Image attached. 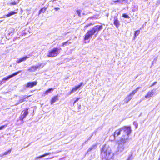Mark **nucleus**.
I'll return each instance as SVG.
<instances>
[{
  "label": "nucleus",
  "instance_id": "9d476101",
  "mask_svg": "<svg viewBox=\"0 0 160 160\" xmlns=\"http://www.w3.org/2000/svg\"><path fill=\"white\" fill-rule=\"evenodd\" d=\"M154 94L153 90H152L151 91H148L147 94L145 95V97L146 98H148L152 97Z\"/></svg>",
  "mask_w": 160,
  "mask_h": 160
},
{
  "label": "nucleus",
  "instance_id": "f257e3e1",
  "mask_svg": "<svg viewBox=\"0 0 160 160\" xmlns=\"http://www.w3.org/2000/svg\"><path fill=\"white\" fill-rule=\"evenodd\" d=\"M122 133V137L120 139L121 143H124L128 140V138H125V136L128 137L129 135L131 132V128L130 126H123L121 128Z\"/></svg>",
  "mask_w": 160,
  "mask_h": 160
},
{
  "label": "nucleus",
  "instance_id": "aec40b11",
  "mask_svg": "<svg viewBox=\"0 0 160 160\" xmlns=\"http://www.w3.org/2000/svg\"><path fill=\"white\" fill-rule=\"evenodd\" d=\"M53 89L52 88H49L47 90H46L44 93V94H45V95H47L48 94V93H50L51 92V91H53Z\"/></svg>",
  "mask_w": 160,
  "mask_h": 160
},
{
  "label": "nucleus",
  "instance_id": "39448f33",
  "mask_svg": "<svg viewBox=\"0 0 160 160\" xmlns=\"http://www.w3.org/2000/svg\"><path fill=\"white\" fill-rule=\"evenodd\" d=\"M42 65L41 64H39L36 66H32L30 67L28 69V71L30 72H35L38 69H39Z\"/></svg>",
  "mask_w": 160,
  "mask_h": 160
},
{
  "label": "nucleus",
  "instance_id": "72a5a7b5",
  "mask_svg": "<svg viewBox=\"0 0 160 160\" xmlns=\"http://www.w3.org/2000/svg\"><path fill=\"white\" fill-rule=\"evenodd\" d=\"M121 1V0H116L114 2L115 3H116L117 2H120Z\"/></svg>",
  "mask_w": 160,
  "mask_h": 160
},
{
  "label": "nucleus",
  "instance_id": "2f4dec72",
  "mask_svg": "<svg viewBox=\"0 0 160 160\" xmlns=\"http://www.w3.org/2000/svg\"><path fill=\"white\" fill-rule=\"evenodd\" d=\"M93 148V147L91 148H89L88 150V151H90L92 150Z\"/></svg>",
  "mask_w": 160,
  "mask_h": 160
},
{
  "label": "nucleus",
  "instance_id": "a878e982",
  "mask_svg": "<svg viewBox=\"0 0 160 160\" xmlns=\"http://www.w3.org/2000/svg\"><path fill=\"white\" fill-rule=\"evenodd\" d=\"M8 125V124H5L4 125H2L0 127V130L2 129L5 128Z\"/></svg>",
  "mask_w": 160,
  "mask_h": 160
},
{
  "label": "nucleus",
  "instance_id": "c9c22d12",
  "mask_svg": "<svg viewBox=\"0 0 160 160\" xmlns=\"http://www.w3.org/2000/svg\"><path fill=\"white\" fill-rule=\"evenodd\" d=\"M81 108V105L80 104H79L78 105V109H80Z\"/></svg>",
  "mask_w": 160,
  "mask_h": 160
},
{
  "label": "nucleus",
  "instance_id": "f03ea898",
  "mask_svg": "<svg viewBox=\"0 0 160 160\" xmlns=\"http://www.w3.org/2000/svg\"><path fill=\"white\" fill-rule=\"evenodd\" d=\"M102 28L103 27L102 25L99 26L96 25L95 27L92 28L91 29L88 31L84 36V40L86 41L88 40L90 38L92 37V36L96 32V34H97L99 31L102 29Z\"/></svg>",
  "mask_w": 160,
  "mask_h": 160
},
{
  "label": "nucleus",
  "instance_id": "4be33fe9",
  "mask_svg": "<svg viewBox=\"0 0 160 160\" xmlns=\"http://www.w3.org/2000/svg\"><path fill=\"white\" fill-rule=\"evenodd\" d=\"M140 30H138L136 31L134 33V37H136L140 33Z\"/></svg>",
  "mask_w": 160,
  "mask_h": 160
},
{
  "label": "nucleus",
  "instance_id": "0eeeda50",
  "mask_svg": "<svg viewBox=\"0 0 160 160\" xmlns=\"http://www.w3.org/2000/svg\"><path fill=\"white\" fill-rule=\"evenodd\" d=\"M83 85V83L82 82H80L78 85L75 86L69 92V94H71L72 92L77 91L78 89L80 88V87Z\"/></svg>",
  "mask_w": 160,
  "mask_h": 160
},
{
  "label": "nucleus",
  "instance_id": "ea45409f",
  "mask_svg": "<svg viewBox=\"0 0 160 160\" xmlns=\"http://www.w3.org/2000/svg\"><path fill=\"white\" fill-rule=\"evenodd\" d=\"M42 158V157H41V155L38 157V158Z\"/></svg>",
  "mask_w": 160,
  "mask_h": 160
},
{
  "label": "nucleus",
  "instance_id": "4468645a",
  "mask_svg": "<svg viewBox=\"0 0 160 160\" xmlns=\"http://www.w3.org/2000/svg\"><path fill=\"white\" fill-rule=\"evenodd\" d=\"M28 58V57L27 56L23 57L22 58L17 60L16 61V62L17 63H19L25 61L26 59H27Z\"/></svg>",
  "mask_w": 160,
  "mask_h": 160
},
{
  "label": "nucleus",
  "instance_id": "393cba45",
  "mask_svg": "<svg viewBox=\"0 0 160 160\" xmlns=\"http://www.w3.org/2000/svg\"><path fill=\"white\" fill-rule=\"evenodd\" d=\"M12 78L11 76L10 75H9V76H6L5 77H4L3 79V80L5 81H6L7 80L10 78Z\"/></svg>",
  "mask_w": 160,
  "mask_h": 160
},
{
  "label": "nucleus",
  "instance_id": "79ce46f5",
  "mask_svg": "<svg viewBox=\"0 0 160 160\" xmlns=\"http://www.w3.org/2000/svg\"><path fill=\"white\" fill-rule=\"evenodd\" d=\"M160 160L159 159V160Z\"/></svg>",
  "mask_w": 160,
  "mask_h": 160
},
{
  "label": "nucleus",
  "instance_id": "cd10ccee",
  "mask_svg": "<svg viewBox=\"0 0 160 160\" xmlns=\"http://www.w3.org/2000/svg\"><path fill=\"white\" fill-rule=\"evenodd\" d=\"M81 12V11L80 10H77L76 11V12H77V14H78V16H80Z\"/></svg>",
  "mask_w": 160,
  "mask_h": 160
},
{
  "label": "nucleus",
  "instance_id": "2eb2a0df",
  "mask_svg": "<svg viewBox=\"0 0 160 160\" xmlns=\"http://www.w3.org/2000/svg\"><path fill=\"white\" fill-rule=\"evenodd\" d=\"M132 98V97H131L130 95H129V94H128L124 99V102L125 103H128L129 101H130L131 99Z\"/></svg>",
  "mask_w": 160,
  "mask_h": 160
},
{
  "label": "nucleus",
  "instance_id": "423d86ee",
  "mask_svg": "<svg viewBox=\"0 0 160 160\" xmlns=\"http://www.w3.org/2000/svg\"><path fill=\"white\" fill-rule=\"evenodd\" d=\"M28 109L26 108L23 111V114H21L19 117V120L21 121H22L24 118L28 114Z\"/></svg>",
  "mask_w": 160,
  "mask_h": 160
},
{
  "label": "nucleus",
  "instance_id": "412c9836",
  "mask_svg": "<svg viewBox=\"0 0 160 160\" xmlns=\"http://www.w3.org/2000/svg\"><path fill=\"white\" fill-rule=\"evenodd\" d=\"M19 1H20V0H18V2H17L16 1H14L13 2H11L10 3V4L11 5H17V3H18V2H19Z\"/></svg>",
  "mask_w": 160,
  "mask_h": 160
},
{
  "label": "nucleus",
  "instance_id": "20e7f679",
  "mask_svg": "<svg viewBox=\"0 0 160 160\" xmlns=\"http://www.w3.org/2000/svg\"><path fill=\"white\" fill-rule=\"evenodd\" d=\"M61 50V48H58L57 47L54 48L48 51L47 56L49 57H53L56 56L60 53Z\"/></svg>",
  "mask_w": 160,
  "mask_h": 160
},
{
  "label": "nucleus",
  "instance_id": "6ab92c4d",
  "mask_svg": "<svg viewBox=\"0 0 160 160\" xmlns=\"http://www.w3.org/2000/svg\"><path fill=\"white\" fill-rule=\"evenodd\" d=\"M72 42H70L69 40L63 42L62 45V47H64L67 46L69 44H71Z\"/></svg>",
  "mask_w": 160,
  "mask_h": 160
},
{
  "label": "nucleus",
  "instance_id": "7c9ffc66",
  "mask_svg": "<svg viewBox=\"0 0 160 160\" xmlns=\"http://www.w3.org/2000/svg\"><path fill=\"white\" fill-rule=\"evenodd\" d=\"M157 83V82H153V83L150 85V87H152V86H153V85H154L156 83Z\"/></svg>",
  "mask_w": 160,
  "mask_h": 160
},
{
  "label": "nucleus",
  "instance_id": "1a4fd4ad",
  "mask_svg": "<svg viewBox=\"0 0 160 160\" xmlns=\"http://www.w3.org/2000/svg\"><path fill=\"white\" fill-rule=\"evenodd\" d=\"M37 82L36 81H34L32 82H28L26 85V87L27 88H31L33 86L36 85Z\"/></svg>",
  "mask_w": 160,
  "mask_h": 160
},
{
  "label": "nucleus",
  "instance_id": "b1692460",
  "mask_svg": "<svg viewBox=\"0 0 160 160\" xmlns=\"http://www.w3.org/2000/svg\"><path fill=\"white\" fill-rule=\"evenodd\" d=\"M21 71H18L17 72H15V73H13L12 74H11V75H10L11 76V77H12L13 76H14L17 74H18V73H20V72H21Z\"/></svg>",
  "mask_w": 160,
  "mask_h": 160
},
{
  "label": "nucleus",
  "instance_id": "f3484780",
  "mask_svg": "<svg viewBox=\"0 0 160 160\" xmlns=\"http://www.w3.org/2000/svg\"><path fill=\"white\" fill-rule=\"evenodd\" d=\"M47 7H43L41 8L38 12V14H40L41 13H43L45 12L47 9Z\"/></svg>",
  "mask_w": 160,
  "mask_h": 160
},
{
  "label": "nucleus",
  "instance_id": "9b49d317",
  "mask_svg": "<svg viewBox=\"0 0 160 160\" xmlns=\"http://www.w3.org/2000/svg\"><path fill=\"white\" fill-rule=\"evenodd\" d=\"M58 95H56L53 97L50 100V103L51 104H52L54 102L58 100Z\"/></svg>",
  "mask_w": 160,
  "mask_h": 160
},
{
  "label": "nucleus",
  "instance_id": "dca6fc26",
  "mask_svg": "<svg viewBox=\"0 0 160 160\" xmlns=\"http://www.w3.org/2000/svg\"><path fill=\"white\" fill-rule=\"evenodd\" d=\"M140 88V87H137L135 89L133 90L132 92H130L129 94L132 97V96L137 92L138 89Z\"/></svg>",
  "mask_w": 160,
  "mask_h": 160
},
{
  "label": "nucleus",
  "instance_id": "a19ab883",
  "mask_svg": "<svg viewBox=\"0 0 160 160\" xmlns=\"http://www.w3.org/2000/svg\"><path fill=\"white\" fill-rule=\"evenodd\" d=\"M52 1H55L56 0H52Z\"/></svg>",
  "mask_w": 160,
  "mask_h": 160
},
{
  "label": "nucleus",
  "instance_id": "f8f14e48",
  "mask_svg": "<svg viewBox=\"0 0 160 160\" xmlns=\"http://www.w3.org/2000/svg\"><path fill=\"white\" fill-rule=\"evenodd\" d=\"M31 95H30L29 96L27 95H24L23 96L22 98L20 99L19 100V102L20 103H22L24 101H26V99H28L29 97L31 96Z\"/></svg>",
  "mask_w": 160,
  "mask_h": 160
},
{
  "label": "nucleus",
  "instance_id": "6e6552de",
  "mask_svg": "<svg viewBox=\"0 0 160 160\" xmlns=\"http://www.w3.org/2000/svg\"><path fill=\"white\" fill-rule=\"evenodd\" d=\"M121 132L122 133L121 128L115 130L113 134L114 139L120 135Z\"/></svg>",
  "mask_w": 160,
  "mask_h": 160
},
{
  "label": "nucleus",
  "instance_id": "5701e85b",
  "mask_svg": "<svg viewBox=\"0 0 160 160\" xmlns=\"http://www.w3.org/2000/svg\"><path fill=\"white\" fill-rule=\"evenodd\" d=\"M122 16L124 18L129 19L130 18V17L127 14L125 13L123 14L122 15Z\"/></svg>",
  "mask_w": 160,
  "mask_h": 160
},
{
  "label": "nucleus",
  "instance_id": "7ed1b4c3",
  "mask_svg": "<svg viewBox=\"0 0 160 160\" xmlns=\"http://www.w3.org/2000/svg\"><path fill=\"white\" fill-rule=\"evenodd\" d=\"M111 152L110 149L106 147L105 144L104 145L101 150V154L103 158L106 160H108L111 157Z\"/></svg>",
  "mask_w": 160,
  "mask_h": 160
},
{
  "label": "nucleus",
  "instance_id": "58836bf2",
  "mask_svg": "<svg viewBox=\"0 0 160 160\" xmlns=\"http://www.w3.org/2000/svg\"><path fill=\"white\" fill-rule=\"evenodd\" d=\"M44 156H45V155H44V154H43L42 155H41V157H42H42H44Z\"/></svg>",
  "mask_w": 160,
  "mask_h": 160
},
{
  "label": "nucleus",
  "instance_id": "c85d7f7f",
  "mask_svg": "<svg viewBox=\"0 0 160 160\" xmlns=\"http://www.w3.org/2000/svg\"><path fill=\"white\" fill-rule=\"evenodd\" d=\"M80 98H77L76 100L74 101L73 105H74V104Z\"/></svg>",
  "mask_w": 160,
  "mask_h": 160
},
{
  "label": "nucleus",
  "instance_id": "ddd939ff",
  "mask_svg": "<svg viewBox=\"0 0 160 160\" xmlns=\"http://www.w3.org/2000/svg\"><path fill=\"white\" fill-rule=\"evenodd\" d=\"M113 23L117 28H118L120 25V23L119 21L117 18H114Z\"/></svg>",
  "mask_w": 160,
  "mask_h": 160
},
{
  "label": "nucleus",
  "instance_id": "c756f323",
  "mask_svg": "<svg viewBox=\"0 0 160 160\" xmlns=\"http://www.w3.org/2000/svg\"><path fill=\"white\" fill-rule=\"evenodd\" d=\"M59 9H60V8L58 7H56L54 8V9L56 11H58V10H59Z\"/></svg>",
  "mask_w": 160,
  "mask_h": 160
},
{
  "label": "nucleus",
  "instance_id": "a211bd4d",
  "mask_svg": "<svg viewBox=\"0 0 160 160\" xmlns=\"http://www.w3.org/2000/svg\"><path fill=\"white\" fill-rule=\"evenodd\" d=\"M17 13V12L15 11H10L5 16L7 17H9Z\"/></svg>",
  "mask_w": 160,
  "mask_h": 160
},
{
  "label": "nucleus",
  "instance_id": "f704fd0d",
  "mask_svg": "<svg viewBox=\"0 0 160 160\" xmlns=\"http://www.w3.org/2000/svg\"><path fill=\"white\" fill-rule=\"evenodd\" d=\"M11 149H9L8 151H7V152L8 154L10 153L11 152Z\"/></svg>",
  "mask_w": 160,
  "mask_h": 160
},
{
  "label": "nucleus",
  "instance_id": "473e14b6",
  "mask_svg": "<svg viewBox=\"0 0 160 160\" xmlns=\"http://www.w3.org/2000/svg\"><path fill=\"white\" fill-rule=\"evenodd\" d=\"M50 154H51L50 153H46L44 154L45 156H46L49 155Z\"/></svg>",
  "mask_w": 160,
  "mask_h": 160
},
{
  "label": "nucleus",
  "instance_id": "bb28decb",
  "mask_svg": "<svg viewBox=\"0 0 160 160\" xmlns=\"http://www.w3.org/2000/svg\"><path fill=\"white\" fill-rule=\"evenodd\" d=\"M94 24L93 23H89V24L87 25H86L85 26V28H87L89 26H92V25Z\"/></svg>",
  "mask_w": 160,
  "mask_h": 160
},
{
  "label": "nucleus",
  "instance_id": "e433bc0d",
  "mask_svg": "<svg viewBox=\"0 0 160 160\" xmlns=\"http://www.w3.org/2000/svg\"><path fill=\"white\" fill-rule=\"evenodd\" d=\"M8 153L7 152V151L6 152H4V154H3V155H7V154H8Z\"/></svg>",
  "mask_w": 160,
  "mask_h": 160
},
{
  "label": "nucleus",
  "instance_id": "4c0bfd02",
  "mask_svg": "<svg viewBox=\"0 0 160 160\" xmlns=\"http://www.w3.org/2000/svg\"><path fill=\"white\" fill-rule=\"evenodd\" d=\"M126 160H131L130 158V157L128 158Z\"/></svg>",
  "mask_w": 160,
  "mask_h": 160
}]
</instances>
